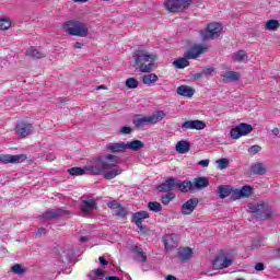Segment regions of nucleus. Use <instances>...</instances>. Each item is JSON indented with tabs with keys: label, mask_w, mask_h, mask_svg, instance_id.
Segmentation results:
<instances>
[{
	"label": "nucleus",
	"mask_w": 280,
	"mask_h": 280,
	"mask_svg": "<svg viewBox=\"0 0 280 280\" xmlns=\"http://www.w3.org/2000/svg\"><path fill=\"white\" fill-rule=\"evenodd\" d=\"M119 164V156L113 154L101 155L96 159L95 163L89 165L88 171L93 176L103 174L106 180H113L119 176L124 170L117 166Z\"/></svg>",
	"instance_id": "obj_1"
},
{
	"label": "nucleus",
	"mask_w": 280,
	"mask_h": 280,
	"mask_svg": "<svg viewBox=\"0 0 280 280\" xmlns=\"http://www.w3.org/2000/svg\"><path fill=\"white\" fill-rule=\"evenodd\" d=\"M133 59L137 67L141 73H151L154 71V61L156 60V55L149 54L148 51L139 48L133 52Z\"/></svg>",
	"instance_id": "obj_2"
},
{
	"label": "nucleus",
	"mask_w": 280,
	"mask_h": 280,
	"mask_svg": "<svg viewBox=\"0 0 280 280\" xmlns=\"http://www.w3.org/2000/svg\"><path fill=\"white\" fill-rule=\"evenodd\" d=\"M209 51V46H205L202 44L194 45L186 54L184 58H178L173 62V67L175 69H185L189 67V60H196L202 56V54H207Z\"/></svg>",
	"instance_id": "obj_3"
},
{
	"label": "nucleus",
	"mask_w": 280,
	"mask_h": 280,
	"mask_svg": "<svg viewBox=\"0 0 280 280\" xmlns=\"http://www.w3.org/2000/svg\"><path fill=\"white\" fill-rule=\"evenodd\" d=\"M248 212L253 213L258 220H270L273 215V210L270 205L266 202H252L247 205Z\"/></svg>",
	"instance_id": "obj_4"
},
{
	"label": "nucleus",
	"mask_w": 280,
	"mask_h": 280,
	"mask_svg": "<svg viewBox=\"0 0 280 280\" xmlns=\"http://www.w3.org/2000/svg\"><path fill=\"white\" fill-rule=\"evenodd\" d=\"M166 115L163 110H156L151 116L136 117L133 125L136 128H143L148 124H159L165 119Z\"/></svg>",
	"instance_id": "obj_5"
},
{
	"label": "nucleus",
	"mask_w": 280,
	"mask_h": 280,
	"mask_svg": "<svg viewBox=\"0 0 280 280\" xmlns=\"http://www.w3.org/2000/svg\"><path fill=\"white\" fill-rule=\"evenodd\" d=\"M174 189H179L183 194H185V184L180 179L176 177H171L166 179L164 183L158 186V191L162 194H172Z\"/></svg>",
	"instance_id": "obj_6"
},
{
	"label": "nucleus",
	"mask_w": 280,
	"mask_h": 280,
	"mask_svg": "<svg viewBox=\"0 0 280 280\" xmlns=\"http://www.w3.org/2000/svg\"><path fill=\"white\" fill-rule=\"evenodd\" d=\"M201 36V40H213L215 38H220L222 34V24L218 22H212L207 25L205 31H199Z\"/></svg>",
	"instance_id": "obj_7"
},
{
	"label": "nucleus",
	"mask_w": 280,
	"mask_h": 280,
	"mask_svg": "<svg viewBox=\"0 0 280 280\" xmlns=\"http://www.w3.org/2000/svg\"><path fill=\"white\" fill-rule=\"evenodd\" d=\"M66 32H68V34L71 36H80L81 38H84L89 35V28H86V24L80 21H69L66 24Z\"/></svg>",
	"instance_id": "obj_8"
},
{
	"label": "nucleus",
	"mask_w": 280,
	"mask_h": 280,
	"mask_svg": "<svg viewBox=\"0 0 280 280\" xmlns=\"http://www.w3.org/2000/svg\"><path fill=\"white\" fill-rule=\"evenodd\" d=\"M189 5H191V0H167L165 2L166 10L173 14L187 10Z\"/></svg>",
	"instance_id": "obj_9"
},
{
	"label": "nucleus",
	"mask_w": 280,
	"mask_h": 280,
	"mask_svg": "<svg viewBox=\"0 0 280 280\" xmlns=\"http://www.w3.org/2000/svg\"><path fill=\"white\" fill-rule=\"evenodd\" d=\"M184 194H187V191H194V189H205V187H209V178L196 177L194 183H191V180H184Z\"/></svg>",
	"instance_id": "obj_10"
},
{
	"label": "nucleus",
	"mask_w": 280,
	"mask_h": 280,
	"mask_svg": "<svg viewBox=\"0 0 280 280\" xmlns=\"http://www.w3.org/2000/svg\"><path fill=\"white\" fill-rule=\"evenodd\" d=\"M250 132H253V125L241 122L238 126L231 129L230 137L232 139H240V137H246V135H250Z\"/></svg>",
	"instance_id": "obj_11"
},
{
	"label": "nucleus",
	"mask_w": 280,
	"mask_h": 280,
	"mask_svg": "<svg viewBox=\"0 0 280 280\" xmlns=\"http://www.w3.org/2000/svg\"><path fill=\"white\" fill-rule=\"evenodd\" d=\"M69 210H63L61 208L58 209H48L44 211L42 214L43 220H58V218H66V215H69Z\"/></svg>",
	"instance_id": "obj_12"
},
{
	"label": "nucleus",
	"mask_w": 280,
	"mask_h": 280,
	"mask_svg": "<svg viewBox=\"0 0 280 280\" xmlns=\"http://www.w3.org/2000/svg\"><path fill=\"white\" fill-rule=\"evenodd\" d=\"M32 130H34V126L26 121H19L15 126V132L20 139L30 137V135H32Z\"/></svg>",
	"instance_id": "obj_13"
},
{
	"label": "nucleus",
	"mask_w": 280,
	"mask_h": 280,
	"mask_svg": "<svg viewBox=\"0 0 280 280\" xmlns=\"http://www.w3.org/2000/svg\"><path fill=\"white\" fill-rule=\"evenodd\" d=\"M27 161V155L25 154H0V163H3L4 165H8V163H12L13 165H16L19 163H23Z\"/></svg>",
	"instance_id": "obj_14"
},
{
	"label": "nucleus",
	"mask_w": 280,
	"mask_h": 280,
	"mask_svg": "<svg viewBox=\"0 0 280 280\" xmlns=\"http://www.w3.org/2000/svg\"><path fill=\"white\" fill-rule=\"evenodd\" d=\"M233 265V259L226 257V255L221 254L215 257V259L212 262L214 270H223V268H229V266Z\"/></svg>",
	"instance_id": "obj_15"
},
{
	"label": "nucleus",
	"mask_w": 280,
	"mask_h": 280,
	"mask_svg": "<svg viewBox=\"0 0 280 280\" xmlns=\"http://www.w3.org/2000/svg\"><path fill=\"white\" fill-rule=\"evenodd\" d=\"M206 126L202 120H186L182 124V130H205Z\"/></svg>",
	"instance_id": "obj_16"
},
{
	"label": "nucleus",
	"mask_w": 280,
	"mask_h": 280,
	"mask_svg": "<svg viewBox=\"0 0 280 280\" xmlns=\"http://www.w3.org/2000/svg\"><path fill=\"white\" fill-rule=\"evenodd\" d=\"M198 202H200L198 198L188 199L184 205H182V214L191 215L198 207Z\"/></svg>",
	"instance_id": "obj_17"
},
{
	"label": "nucleus",
	"mask_w": 280,
	"mask_h": 280,
	"mask_svg": "<svg viewBox=\"0 0 280 280\" xmlns=\"http://www.w3.org/2000/svg\"><path fill=\"white\" fill-rule=\"evenodd\" d=\"M97 209V202L93 197H88L81 201V211L83 213H91V211Z\"/></svg>",
	"instance_id": "obj_18"
},
{
	"label": "nucleus",
	"mask_w": 280,
	"mask_h": 280,
	"mask_svg": "<svg viewBox=\"0 0 280 280\" xmlns=\"http://www.w3.org/2000/svg\"><path fill=\"white\" fill-rule=\"evenodd\" d=\"M163 243L167 250H173L178 246V236L176 234H166L163 236Z\"/></svg>",
	"instance_id": "obj_19"
},
{
	"label": "nucleus",
	"mask_w": 280,
	"mask_h": 280,
	"mask_svg": "<svg viewBox=\"0 0 280 280\" xmlns=\"http://www.w3.org/2000/svg\"><path fill=\"white\" fill-rule=\"evenodd\" d=\"M132 253H135V257L133 259L136 261H139L140 264H145V261H148V254H145V252H143V248L135 245L131 247Z\"/></svg>",
	"instance_id": "obj_20"
},
{
	"label": "nucleus",
	"mask_w": 280,
	"mask_h": 280,
	"mask_svg": "<svg viewBox=\"0 0 280 280\" xmlns=\"http://www.w3.org/2000/svg\"><path fill=\"white\" fill-rule=\"evenodd\" d=\"M107 152L121 153L126 151V142H115L106 145Z\"/></svg>",
	"instance_id": "obj_21"
},
{
	"label": "nucleus",
	"mask_w": 280,
	"mask_h": 280,
	"mask_svg": "<svg viewBox=\"0 0 280 280\" xmlns=\"http://www.w3.org/2000/svg\"><path fill=\"white\" fill-rule=\"evenodd\" d=\"M267 172L268 168L264 163H256L250 166V174H254V176H264Z\"/></svg>",
	"instance_id": "obj_22"
},
{
	"label": "nucleus",
	"mask_w": 280,
	"mask_h": 280,
	"mask_svg": "<svg viewBox=\"0 0 280 280\" xmlns=\"http://www.w3.org/2000/svg\"><path fill=\"white\" fill-rule=\"evenodd\" d=\"M150 213L148 211H138L132 214L131 222L136 225L143 224V220H148Z\"/></svg>",
	"instance_id": "obj_23"
},
{
	"label": "nucleus",
	"mask_w": 280,
	"mask_h": 280,
	"mask_svg": "<svg viewBox=\"0 0 280 280\" xmlns=\"http://www.w3.org/2000/svg\"><path fill=\"white\" fill-rule=\"evenodd\" d=\"M145 148V144L141 140H132L131 142H125V150H132V152H139Z\"/></svg>",
	"instance_id": "obj_24"
},
{
	"label": "nucleus",
	"mask_w": 280,
	"mask_h": 280,
	"mask_svg": "<svg viewBox=\"0 0 280 280\" xmlns=\"http://www.w3.org/2000/svg\"><path fill=\"white\" fill-rule=\"evenodd\" d=\"M232 191H233V187L231 185H220L218 187L217 194L219 198L224 200V198H229V196H231Z\"/></svg>",
	"instance_id": "obj_25"
},
{
	"label": "nucleus",
	"mask_w": 280,
	"mask_h": 280,
	"mask_svg": "<svg viewBox=\"0 0 280 280\" xmlns=\"http://www.w3.org/2000/svg\"><path fill=\"white\" fill-rule=\"evenodd\" d=\"M194 255V249L190 247H182L178 249V258L180 261H188V259H191V256Z\"/></svg>",
	"instance_id": "obj_26"
},
{
	"label": "nucleus",
	"mask_w": 280,
	"mask_h": 280,
	"mask_svg": "<svg viewBox=\"0 0 280 280\" xmlns=\"http://www.w3.org/2000/svg\"><path fill=\"white\" fill-rule=\"evenodd\" d=\"M223 82L225 84H229V82H237L241 78L240 72L235 71H228L224 74H222Z\"/></svg>",
	"instance_id": "obj_27"
},
{
	"label": "nucleus",
	"mask_w": 280,
	"mask_h": 280,
	"mask_svg": "<svg viewBox=\"0 0 280 280\" xmlns=\"http://www.w3.org/2000/svg\"><path fill=\"white\" fill-rule=\"evenodd\" d=\"M194 93H196V90L187 85H179L177 88V94L182 95V97H194Z\"/></svg>",
	"instance_id": "obj_28"
},
{
	"label": "nucleus",
	"mask_w": 280,
	"mask_h": 280,
	"mask_svg": "<svg viewBox=\"0 0 280 280\" xmlns=\"http://www.w3.org/2000/svg\"><path fill=\"white\" fill-rule=\"evenodd\" d=\"M175 148H176V152H178V154H187V152H189V150H191V143H189L188 141H185V140H180L177 142Z\"/></svg>",
	"instance_id": "obj_29"
},
{
	"label": "nucleus",
	"mask_w": 280,
	"mask_h": 280,
	"mask_svg": "<svg viewBox=\"0 0 280 280\" xmlns=\"http://www.w3.org/2000/svg\"><path fill=\"white\" fill-rule=\"evenodd\" d=\"M89 166H85V167H72V168H69L68 170V173L70 174V176H84V174H90L89 173V170H88Z\"/></svg>",
	"instance_id": "obj_30"
},
{
	"label": "nucleus",
	"mask_w": 280,
	"mask_h": 280,
	"mask_svg": "<svg viewBox=\"0 0 280 280\" xmlns=\"http://www.w3.org/2000/svg\"><path fill=\"white\" fill-rule=\"evenodd\" d=\"M234 62H246L248 60V55L245 50H238L232 56Z\"/></svg>",
	"instance_id": "obj_31"
},
{
	"label": "nucleus",
	"mask_w": 280,
	"mask_h": 280,
	"mask_svg": "<svg viewBox=\"0 0 280 280\" xmlns=\"http://www.w3.org/2000/svg\"><path fill=\"white\" fill-rule=\"evenodd\" d=\"M26 56H30V58H35L36 60H40V58H45V55L40 50H38L34 47H31L26 51Z\"/></svg>",
	"instance_id": "obj_32"
},
{
	"label": "nucleus",
	"mask_w": 280,
	"mask_h": 280,
	"mask_svg": "<svg viewBox=\"0 0 280 280\" xmlns=\"http://www.w3.org/2000/svg\"><path fill=\"white\" fill-rule=\"evenodd\" d=\"M280 23L277 20H269L266 22L265 30L268 32H277L279 30Z\"/></svg>",
	"instance_id": "obj_33"
},
{
	"label": "nucleus",
	"mask_w": 280,
	"mask_h": 280,
	"mask_svg": "<svg viewBox=\"0 0 280 280\" xmlns=\"http://www.w3.org/2000/svg\"><path fill=\"white\" fill-rule=\"evenodd\" d=\"M142 82L144 84H154V82H159V75L154 73L144 74L142 77Z\"/></svg>",
	"instance_id": "obj_34"
},
{
	"label": "nucleus",
	"mask_w": 280,
	"mask_h": 280,
	"mask_svg": "<svg viewBox=\"0 0 280 280\" xmlns=\"http://www.w3.org/2000/svg\"><path fill=\"white\" fill-rule=\"evenodd\" d=\"M253 186L250 185H245L243 186L240 190H241V196L242 198H250V196H253Z\"/></svg>",
	"instance_id": "obj_35"
},
{
	"label": "nucleus",
	"mask_w": 280,
	"mask_h": 280,
	"mask_svg": "<svg viewBox=\"0 0 280 280\" xmlns=\"http://www.w3.org/2000/svg\"><path fill=\"white\" fill-rule=\"evenodd\" d=\"M148 207L150 211H153L154 213H159L160 211H163V206H161L159 201H150L148 203Z\"/></svg>",
	"instance_id": "obj_36"
},
{
	"label": "nucleus",
	"mask_w": 280,
	"mask_h": 280,
	"mask_svg": "<svg viewBox=\"0 0 280 280\" xmlns=\"http://www.w3.org/2000/svg\"><path fill=\"white\" fill-rule=\"evenodd\" d=\"M176 198V195H174V192H167L166 195H163L161 197V202L162 205H170V202H172V200H174Z\"/></svg>",
	"instance_id": "obj_37"
},
{
	"label": "nucleus",
	"mask_w": 280,
	"mask_h": 280,
	"mask_svg": "<svg viewBox=\"0 0 280 280\" xmlns=\"http://www.w3.org/2000/svg\"><path fill=\"white\" fill-rule=\"evenodd\" d=\"M127 89H137L139 86V81L136 78H129L126 80Z\"/></svg>",
	"instance_id": "obj_38"
},
{
	"label": "nucleus",
	"mask_w": 280,
	"mask_h": 280,
	"mask_svg": "<svg viewBox=\"0 0 280 280\" xmlns=\"http://www.w3.org/2000/svg\"><path fill=\"white\" fill-rule=\"evenodd\" d=\"M114 211H115V215H117V218H126L128 215V211L121 205Z\"/></svg>",
	"instance_id": "obj_39"
},
{
	"label": "nucleus",
	"mask_w": 280,
	"mask_h": 280,
	"mask_svg": "<svg viewBox=\"0 0 280 280\" xmlns=\"http://www.w3.org/2000/svg\"><path fill=\"white\" fill-rule=\"evenodd\" d=\"M11 272H13V275H25V269H23L21 264H15L11 267Z\"/></svg>",
	"instance_id": "obj_40"
},
{
	"label": "nucleus",
	"mask_w": 280,
	"mask_h": 280,
	"mask_svg": "<svg viewBox=\"0 0 280 280\" xmlns=\"http://www.w3.org/2000/svg\"><path fill=\"white\" fill-rule=\"evenodd\" d=\"M12 27V22L8 19H1L0 20V30L5 31L10 30Z\"/></svg>",
	"instance_id": "obj_41"
},
{
	"label": "nucleus",
	"mask_w": 280,
	"mask_h": 280,
	"mask_svg": "<svg viewBox=\"0 0 280 280\" xmlns=\"http://www.w3.org/2000/svg\"><path fill=\"white\" fill-rule=\"evenodd\" d=\"M217 164L219 170H226L229 167V160L224 158L217 160Z\"/></svg>",
	"instance_id": "obj_42"
},
{
	"label": "nucleus",
	"mask_w": 280,
	"mask_h": 280,
	"mask_svg": "<svg viewBox=\"0 0 280 280\" xmlns=\"http://www.w3.org/2000/svg\"><path fill=\"white\" fill-rule=\"evenodd\" d=\"M266 238L264 236H259L257 238H254L252 241V248H260L261 242H264Z\"/></svg>",
	"instance_id": "obj_43"
},
{
	"label": "nucleus",
	"mask_w": 280,
	"mask_h": 280,
	"mask_svg": "<svg viewBox=\"0 0 280 280\" xmlns=\"http://www.w3.org/2000/svg\"><path fill=\"white\" fill-rule=\"evenodd\" d=\"M242 191L240 190V189H234L233 190V188H232V191H231V194H230V196H231V199L232 200H240V198H242Z\"/></svg>",
	"instance_id": "obj_44"
},
{
	"label": "nucleus",
	"mask_w": 280,
	"mask_h": 280,
	"mask_svg": "<svg viewBox=\"0 0 280 280\" xmlns=\"http://www.w3.org/2000/svg\"><path fill=\"white\" fill-rule=\"evenodd\" d=\"M119 135H132V127L124 126L119 129Z\"/></svg>",
	"instance_id": "obj_45"
},
{
	"label": "nucleus",
	"mask_w": 280,
	"mask_h": 280,
	"mask_svg": "<svg viewBox=\"0 0 280 280\" xmlns=\"http://www.w3.org/2000/svg\"><path fill=\"white\" fill-rule=\"evenodd\" d=\"M249 154H257L258 152H261V148L258 144L252 145L248 149Z\"/></svg>",
	"instance_id": "obj_46"
},
{
	"label": "nucleus",
	"mask_w": 280,
	"mask_h": 280,
	"mask_svg": "<svg viewBox=\"0 0 280 280\" xmlns=\"http://www.w3.org/2000/svg\"><path fill=\"white\" fill-rule=\"evenodd\" d=\"M215 71V68L213 67H208V68H205L201 73H203V77L205 75H211L213 72Z\"/></svg>",
	"instance_id": "obj_47"
},
{
	"label": "nucleus",
	"mask_w": 280,
	"mask_h": 280,
	"mask_svg": "<svg viewBox=\"0 0 280 280\" xmlns=\"http://www.w3.org/2000/svg\"><path fill=\"white\" fill-rule=\"evenodd\" d=\"M120 206H121V203L117 202V200H114V201H110V202L107 203V207H108L109 209H113L114 211H115L118 207H120Z\"/></svg>",
	"instance_id": "obj_48"
},
{
	"label": "nucleus",
	"mask_w": 280,
	"mask_h": 280,
	"mask_svg": "<svg viewBox=\"0 0 280 280\" xmlns=\"http://www.w3.org/2000/svg\"><path fill=\"white\" fill-rule=\"evenodd\" d=\"M255 270H257L258 272H261L262 270H266V265H264V262H257L255 265Z\"/></svg>",
	"instance_id": "obj_49"
},
{
	"label": "nucleus",
	"mask_w": 280,
	"mask_h": 280,
	"mask_svg": "<svg viewBox=\"0 0 280 280\" xmlns=\"http://www.w3.org/2000/svg\"><path fill=\"white\" fill-rule=\"evenodd\" d=\"M273 259H280V247L272 252Z\"/></svg>",
	"instance_id": "obj_50"
},
{
	"label": "nucleus",
	"mask_w": 280,
	"mask_h": 280,
	"mask_svg": "<svg viewBox=\"0 0 280 280\" xmlns=\"http://www.w3.org/2000/svg\"><path fill=\"white\" fill-rule=\"evenodd\" d=\"M95 277H104V271L102 269L94 270V277L92 279H95Z\"/></svg>",
	"instance_id": "obj_51"
},
{
	"label": "nucleus",
	"mask_w": 280,
	"mask_h": 280,
	"mask_svg": "<svg viewBox=\"0 0 280 280\" xmlns=\"http://www.w3.org/2000/svg\"><path fill=\"white\" fill-rule=\"evenodd\" d=\"M36 235H37V236L47 235V229H45V228H39Z\"/></svg>",
	"instance_id": "obj_52"
},
{
	"label": "nucleus",
	"mask_w": 280,
	"mask_h": 280,
	"mask_svg": "<svg viewBox=\"0 0 280 280\" xmlns=\"http://www.w3.org/2000/svg\"><path fill=\"white\" fill-rule=\"evenodd\" d=\"M138 226V229H140L141 233H148V226L143 225V223H140Z\"/></svg>",
	"instance_id": "obj_53"
},
{
	"label": "nucleus",
	"mask_w": 280,
	"mask_h": 280,
	"mask_svg": "<svg viewBox=\"0 0 280 280\" xmlns=\"http://www.w3.org/2000/svg\"><path fill=\"white\" fill-rule=\"evenodd\" d=\"M98 261L101 264V266L105 267V266H108V260H106L104 257H100L98 258Z\"/></svg>",
	"instance_id": "obj_54"
},
{
	"label": "nucleus",
	"mask_w": 280,
	"mask_h": 280,
	"mask_svg": "<svg viewBox=\"0 0 280 280\" xmlns=\"http://www.w3.org/2000/svg\"><path fill=\"white\" fill-rule=\"evenodd\" d=\"M198 165H201L202 167H209V160H201L199 161Z\"/></svg>",
	"instance_id": "obj_55"
},
{
	"label": "nucleus",
	"mask_w": 280,
	"mask_h": 280,
	"mask_svg": "<svg viewBox=\"0 0 280 280\" xmlns=\"http://www.w3.org/2000/svg\"><path fill=\"white\" fill-rule=\"evenodd\" d=\"M73 47H74L75 49H82V47H84V44H82V43H80V42H75L74 45H73Z\"/></svg>",
	"instance_id": "obj_56"
},
{
	"label": "nucleus",
	"mask_w": 280,
	"mask_h": 280,
	"mask_svg": "<svg viewBox=\"0 0 280 280\" xmlns=\"http://www.w3.org/2000/svg\"><path fill=\"white\" fill-rule=\"evenodd\" d=\"M279 132H280L279 128H273L271 130V135H273V137H279Z\"/></svg>",
	"instance_id": "obj_57"
},
{
	"label": "nucleus",
	"mask_w": 280,
	"mask_h": 280,
	"mask_svg": "<svg viewBox=\"0 0 280 280\" xmlns=\"http://www.w3.org/2000/svg\"><path fill=\"white\" fill-rule=\"evenodd\" d=\"M200 78H205V75H203L202 72H199V73L194 74V79H195V80H200Z\"/></svg>",
	"instance_id": "obj_58"
},
{
	"label": "nucleus",
	"mask_w": 280,
	"mask_h": 280,
	"mask_svg": "<svg viewBox=\"0 0 280 280\" xmlns=\"http://www.w3.org/2000/svg\"><path fill=\"white\" fill-rule=\"evenodd\" d=\"M79 242H81L82 244H84V243L89 242V237H86V236H81L80 240H79Z\"/></svg>",
	"instance_id": "obj_59"
},
{
	"label": "nucleus",
	"mask_w": 280,
	"mask_h": 280,
	"mask_svg": "<svg viewBox=\"0 0 280 280\" xmlns=\"http://www.w3.org/2000/svg\"><path fill=\"white\" fill-rule=\"evenodd\" d=\"M106 85H100V86H96V91H106Z\"/></svg>",
	"instance_id": "obj_60"
},
{
	"label": "nucleus",
	"mask_w": 280,
	"mask_h": 280,
	"mask_svg": "<svg viewBox=\"0 0 280 280\" xmlns=\"http://www.w3.org/2000/svg\"><path fill=\"white\" fill-rule=\"evenodd\" d=\"M107 280H121V279L117 276H109L107 277Z\"/></svg>",
	"instance_id": "obj_61"
},
{
	"label": "nucleus",
	"mask_w": 280,
	"mask_h": 280,
	"mask_svg": "<svg viewBox=\"0 0 280 280\" xmlns=\"http://www.w3.org/2000/svg\"><path fill=\"white\" fill-rule=\"evenodd\" d=\"M72 1H74V3H86V1L89 0H72Z\"/></svg>",
	"instance_id": "obj_62"
},
{
	"label": "nucleus",
	"mask_w": 280,
	"mask_h": 280,
	"mask_svg": "<svg viewBox=\"0 0 280 280\" xmlns=\"http://www.w3.org/2000/svg\"><path fill=\"white\" fill-rule=\"evenodd\" d=\"M166 280H176V277L168 275V276H166Z\"/></svg>",
	"instance_id": "obj_63"
},
{
	"label": "nucleus",
	"mask_w": 280,
	"mask_h": 280,
	"mask_svg": "<svg viewBox=\"0 0 280 280\" xmlns=\"http://www.w3.org/2000/svg\"><path fill=\"white\" fill-rule=\"evenodd\" d=\"M56 159L55 155H47V161H54Z\"/></svg>",
	"instance_id": "obj_64"
}]
</instances>
